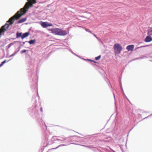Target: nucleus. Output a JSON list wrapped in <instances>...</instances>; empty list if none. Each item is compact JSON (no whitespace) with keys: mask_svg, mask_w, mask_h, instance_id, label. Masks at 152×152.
<instances>
[{"mask_svg":"<svg viewBox=\"0 0 152 152\" xmlns=\"http://www.w3.org/2000/svg\"><path fill=\"white\" fill-rule=\"evenodd\" d=\"M6 62V60H5L3 62H2L1 63V64H0V67H1L3 65V64H4Z\"/></svg>","mask_w":152,"mask_h":152,"instance_id":"obj_13","label":"nucleus"},{"mask_svg":"<svg viewBox=\"0 0 152 152\" xmlns=\"http://www.w3.org/2000/svg\"><path fill=\"white\" fill-rule=\"evenodd\" d=\"M114 50L116 54H120L122 50V47L119 44L116 43L114 45Z\"/></svg>","mask_w":152,"mask_h":152,"instance_id":"obj_2","label":"nucleus"},{"mask_svg":"<svg viewBox=\"0 0 152 152\" xmlns=\"http://www.w3.org/2000/svg\"><path fill=\"white\" fill-rule=\"evenodd\" d=\"M93 34L94 35V36H95L96 38H97V37H96V35L95 34Z\"/></svg>","mask_w":152,"mask_h":152,"instance_id":"obj_18","label":"nucleus"},{"mask_svg":"<svg viewBox=\"0 0 152 152\" xmlns=\"http://www.w3.org/2000/svg\"><path fill=\"white\" fill-rule=\"evenodd\" d=\"M134 46L133 45H129L126 48V49L128 51H132L133 50V49L134 48Z\"/></svg>","mask_w":152,"mask_h":152,"instance_id":"obj_7","label":"nucleus"},{"mask_svg":"<svg viewBox=\"0 0 152 152\" xmlns=\"http://www.w3.org/2000/svg\"><path fill=\"white\" fill-rule=\"evenodd\" d=\"M18 23H19V21H18Z\"/></svg>","mask_w":152,"mask_h":152,"instance_id":"obj_22","label":"nucleus"},{"mask_svg":"<svg viewBox=\"0 0 152 152\" xmlns=\"http://www.w3.org/2000/svg\"><path fill=\"white\" fill-rule=\"evenodd\" d=\"M84 146L85 147H88V148H89V146H87V145H84Z\"/></svg>","mask_w":152,"mask_h":152,"instance_id":"obj_19","label":"nucleus"},{"mask_svg":"<svg viewBox=\"0 0 152 152\" xmlns=\"http://www.w3.org/2000/svg\"><path fill=\"white\" fill-rule=\"evenodd\" d=\"M26 50H23L21 51V53H24V52H26Z\"/></svg>","mask_w":152,"mask_h":152,"instance_id":"obj_15","label":"nucleus"},{"mask_svg":"<svg viewBox=\"0 0 152 152\" xmlns=\"http://www.w3.org/2000/svg\"><path fill=\"white\" fill-rule=\"evenodd\" d=\"M152 40V38L150 35L146 37L145 39V41L146 42H150Z\"/></svg>","mask_w":152,"mask_h":152,"instance_id":"obj_8","label":"nucleus"},{"mask_svg":"<svg viewBox=\"0 0 152 152\" xmlns=\"http://www.w3.org/2000/svg\"><path fill=\"white\" fill-rule=\"evenodd\" d=\"M17 37H19V33L18 32L17 33Z\"/></svg>","mask_w":152,"mask_h":152,"instance_id":"obj_16","label":"nucleus"},{"mask_svg":"<svg viewBox=\"0 0 152 152\" xmlns=\"http://www.w3.org/2000/svg\"><path fill=\"white\" fill-rule=\"evenodd\" d=\"M147 34L150 36L152 35V28L148 30Z\"/></svg>","mask_w":152,"mask_h":152,"instance_id":"obj_9","label":"nucleus"},{"mask_svg":"<svg viewBox=\"0 0 152 152\" xmlns=\"http://www.w3.org/2000/svg\"><path fill=\"white\" fill-rule=\"evenodd\" d=\"M86 30L87 31H88V32H90L92 34L91 32L90 31V30L88 29H86Z\"/></svg>","mask_w":152,"mask_h":152,"instance_id":"obj_14","label":"nucleus"},{"mask_svg":"<svg viewBox=\"0 0 152 152\" xmlns=\"http://www.w3.org/2000/svg\"><path fill=\"white\" fill-rule=\"evenodd\" d=\"M59 32V35L60 36H64L68 34L66 31L62 30L61 29H60Z\"/></svg>","mask_w":152,"mask_h":152,"instance_id":"obj_5","label":"nucleus"},{"mask_svg":"<svg viewBox=\"0 0 152 152\" xmlns=\"http://www.w3.org/2000/svg\"><path fill=\"white\" fill-rule=\"evenodd\" d=\"M36 42L35 39L31 40L28 42L30 44H33Z\"/></svg>","mask_w":152,"mask_h":152,"instance_id":"obj_11","label":"nucleus"},{"mask_svg":"<svg viewBox=\"0 0 152 152\" xmlns=\"http://www.w3.org/2000/svg\"><path fill=\"white\" fill-rule=\"evenodd\" d=\"M41 111L42 112L43 111L42 107H41L40 108Z\"/></svg>","mask_w":152,"mask_h":152,"instance_id":"obj_17","label":"nucleus"},{"mask_svg":"<svg viewBox=\"0 0 152 152\" xmlns=\"http://www.w3.org/2000/svg\"><path fill=\"white\" fill-rule=\"evenodd\" d=\"M49 30L51 31L52 33L56 35H59L60 28H52Z\"/></svg>","mask_w":152,"mask_h":152,"instance_id":"obj_4","label":"nucleus"},{"mask_svg":"<svg viewBox=\"0 0 152 152\" xmlns=\"http://www.w3.org/2000/svg\"><path fill=\"white\" fill-rule=\"evenodd\" d=\"M101 58V56L100 55L99 56L97 57H96L95 58V59L96 60H98L100 59Z\"/></svg>","mask_w":152,"mask_h":152,"instance_id":"obj_12","label":"nucleus"},{"mask_svg":"<svg viewBox=\"0 0 152 152\" xmlns=\"http://www.w3.org/2000/svg\"><path fill=\"white\" fill-rule=\"evenodd\" d=\"M93 62H94V63H96V62L94 61H93Z\"/></svg>","mask_w":152,"mask_h":152,"instance_id":"obj_21","label":"nucleus"},{"mask_svg":"<svg viewBox=\"0 0 152 152\" xmlns=\"http://www.w3.org/2000/svg\"><path fill=\"white\" fill-rule=\"evenodd\" d=\"M27 19L26 18H24L20 19V23H22L25 21Z\"/></svg>","mask_w":152,"mask_h":152,"instance_id":"obj_10","label":"nucleus"},{"mask_svg":"<svg viewBox=\"0 0 152 152\" xmlns=\"http://www.w3.org/2000/svg\"><path fill=\"white\" fill-rule=\"evenodd\" d=\"M40 24L42 26L45 28L48 26H52L53 24L51 23H49L48 22H44L43 21H41L40 23Z\"/></svg>","mask_w":152,"mask_h":152,"instance_id":"obj_3","label":"nucleus"},{"mask_svg":"<svg viewBox=\"0 0 152 152\" xmlns=\"http://www.w3.org/2000/svg\"><path fill=\"white\" fill-rule=\"evenodd\" d=\"M24 7L20 9V18L26 13L29 8L33 6V4L36 3V0H28Z\"/></svg>","mask_w":152,"mask_h":152,"instance_id":"obj_1","label":"nucleus"},{"mask_svg":"<svg viewBox=\"0 0 152 152\" xmlns=\"http://www.w3.org/2000/svg\"><path fill=\"white\" fill-rule=\"evenodd\" d=\"M91 61H92V62H93V60H90Z\"/></svg>","mask_w":152,"mask_h":152,"instance_id":"obj_20","label":"nucleus"},{"mask_svg":"<svg viewBox=\"0 0 152 152\" xmlns=\"http://www.w3.org/2000/svg\"><path fill=\"white\" fill-rule=\"evenodd\" d=\"M29 34V33L28 32H26L24 33L22 35L21 33H20V37H21L22 39H24L25 37H28Z\"/></svg>","mask_w":152,"mask_h":152,"instance_id":"obj_6","label":"nucleus"}]
</instances>
